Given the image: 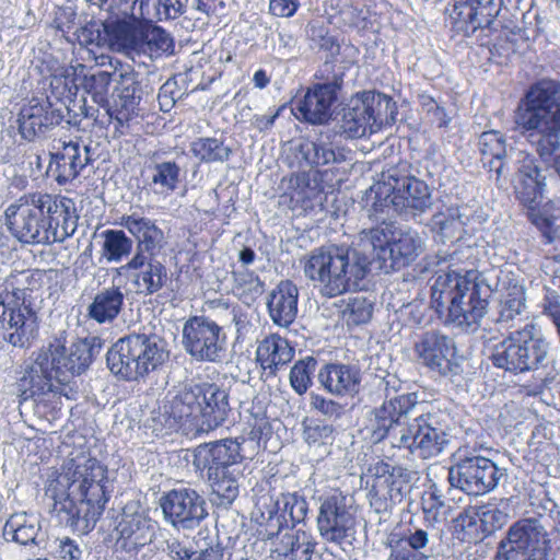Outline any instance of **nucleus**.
<instances>
[{"label": "nucleus", "mask_w": 560, "mask_h": 560, "mask_svg": "<svg viewBox=\"0 0 560 560\" xmlns=\"http://www.w3.org/2000/svg\"><path fill=\"white\" fill-rule=\"evenodd\" d=\"M102 347L103 340L93 336L77 340L70 348L56 340L39 350L18 381L20 404L28 399L42 401L48 394L58 393L59 387L54 381L67 384L74 375L83 373Z\"/></svg>", "instance_id": "f257e3e1"}, {"label": "nucleus", "mask_w": 560, "mask_h": 560, "mask_svg": "<svg viewBox=\"0 0 560 560\" xmlns=\"http://www.w3.org/2000/svg\"><path fill=\"white\" fill-rule=\"evenodd\" d=\"M431 300L440 315L446 312V324L474 332L488 313L489 279L477 270L441 272L431 288Z\"/></svg>", "instance_id": "f03ea898"}, {"label": "nucleus", "mask_w": 560, "mask_h": 560, "mask_svg": "<svg viewBox=\"0 0 560 560\" xmlns=\"http://www.w3.org/2000/svg\"><path fill=\"white\" fill-rule=\"evenodd\" d=\"M303 272L325 298L362 289L370 272L371 257L362 248L327 246L312 250L302 260Z\"/></svg>", "instance_id": "7ed1b4c3"}, {"label": "nucleus", "mask_w": 560, "mask_h": 560, "mask_svg": "<svg viewBox=\"0 0 560 560\" xmlns=\"http://www.w3.org/2000/svg\"><path fill=\"white\" fill-rule=\"evenodd\" d=\"M365 203H371L369 217L378 221L381 214L389 217L390 212L416 218L432 207L433 198L427 183L411 175L407 164H399L384 172L382 180L366 191Z\"/></svg>", "instance_id": "20e7f679"}, {"label": "nucleus", "mask_w": 560, "mask_h": 560, "mask_svg": "<svg viewBox=\"0 0 560 560\" xmlns=\"http://www.w3.org/2000/svg\"><path fill=\"white\" fill-rule=\"evenodd\" d=\"M166 341L152 331L129 334L107 351L110 372L124 381L139 382L158 371L168 360Z\"/></svg>", "instance_id": "39448f33"}, {"label": "nucleus", "mask_w": 560, "mask_h": 560, "mask_svg": "<svg viewBox=\"0 0 560 560\" xmlns=\"http://www.w3.org/2000/svg\"><path fill=\"white\" fill-rule=\"evenodd\" d=\"M244 456L238 439H224L198 445L194 466L207 470V478L219 505H230L240 492L241 464Z\"/></svg>", "instance_id": "423d86ee"}, {"label": "nucleus", "mask_w": 560, "mask_h": 560, "mask_svg": "<svg viewBox=\"0 0 560 560\" xmlns=\"http://www.w3.org/2000/svg\"><path fill=\"white\" fill-rule=\"evenodd\" d=\"M380 225L363 230L358 246L386 273L412 264L423 252L422 237L413 230H401L381 215Z\"/></svg>", "instance_id": "0eeeda50"}, {"label": "nucleus", "mask_w": 560, "mask_h": 560, "mask_svg": "<svg viewBox=\"0 0 560 560\" xmlns=\"http://www.w3.org/2000/svg\"><path fill=\"white\" fill-rule=\"evenodd\" d=\"M32 276L28 271L9 275L0 283V324L3 338L14 347L24 348L36 337V312L25 304V292Z\"/></svg>", "instance_id": "6e6552de"}, {"label": "nucleus", "mask_w": 560, "mask_h": 560, "mask_svg": "<svg viewBox=\"0 0 560 560\" xmlns=\"http://www.w3.org/2000/svg\"><path fill=\"white\" fill-rule=\"evenodd\" d=\"M397 105L386 94L364 91L355 94L343 108L339 130L347 138L355 139L375 133L396 121Z\"/></svg>", "instance_id": "1a4fd4ad"}, {"label": "nucleus", "mask_w": 560, "mask_h": 560, "mask_svg": "<svg viewBox=\"0 0 560 560\" xmlns=\"http://www.w3.org/2000/svg\"><path fill=\"white\" fill-rule=\"evenodd\" d=\"M51 205H55V196L33 192L9 206L5 217L12 235L25 244H49L47 217Z\"/></svg>", "instance_id": "9d476101"}, {"label": "nucleus", "mask_w": 560, "mask_h": 560, "mask_svg": "<svg viewBox=\"0 0 560 560\" xmlns=\"http://www.w3.org/2000/svg\"><path fill=\"white\" fill-rule=\"evenodd\" d=\"M385 384L386 398L380 407L369 412L364 430L373 443L389 439L392 446L399 447L398 438L404 433L406 421L417 411L418 397L416 393L390 396V380H386Z\"/></svg>", "instance_id": "9b49d317"}, {"label": "nucleus", "mask_w": 560, "mask_h": 560, "mask_svg": "<svg viewBox=\"0 0 560 560\" xmlns=\"http://www.w3.org/2000/svg\"><path fill=\"white\" fill-rule=\"evenodd\" d=\"M448 416L441 411L419 412L406 421L404 433L399 435V448H407L411 454L428 459L440 455L448 444Z\"/></svg>", "instance_id": "f8f14e48"}, {"label": "nucleus", "mask_w": 560, "mask_h": 560, "mask_svg": "<svg viewBox=\"0 0 560 560\" xmlns=\"http://www.w3.org/2000/svg\"><path fill=\"white\" fill-rule=\"evenodd\" d=\"M515 119L526 130H560V82L541 80L532 85Z\"/></svg>", "instance_id": "ddd939ff"}, {"label": "nucleus", "mask_w": 560, "mask_h": 560, "mask_svg": "<svg viewBox=\"0 0 560 560\" xmlns=\"http://www.w3.org/2000/svg\"><path fill=\"white\" fill-rule=\"evenodd\" d=\"M48 488L91 495L94 500L109 499L107 468L90 454L80 453L67 464V471L51 480Z\"/></svg>", "instance_id": "4468645a"}, {"label": "nucleus", "mask_w": 560, "mask_h": 560, "mask_svg": "<svg viewBox=\"0 0 560 560\" xmlns=\"http://www.w3.org/2000/svg\"><path fill=\"white\" fill-rule=\"evenodd\" d=\"M46 495L54 501L51 514L59 524L79 534L90 533L104 512L108 499L94 500L91 495H75L70 491L47 488Z\"/></svg>", "instance_id": "2eb2a0df"}, {"label": "nucleus", "mask_w": 560, "mask_h": 560, "mask_svg": "<svg viewBox=\"0 0 560 560\" xmlns=\"http://www.w3.org/2000/svg\"><path fill=\"white\" fill-rule=\"evenodd\" d=\"M317 528L320 537L338 546L351 545L355 533L352 498L335 491L319 499Z\"/></svg>", "instance_id": "dca6fc26"}, {"label": "nucleus", "mask_w": 560, "mask_h": 560, "mask_svg": "<svg viewBox=\"0 0 560 560\" xmlns=\"http://www.w3.org/2000/svg\"><path fill=\"white\" fill-rule=\"evenodd\" d=\"M183 347L198 362H220L226 351L222 326L207 316H191L183 327Z\"/></svg>", "instance_id": "f3484780"}, {"label": "nucleus", "mask_w": 560, "mask_h": 560, "mask_svg": "<svg viewBox=\"0 0 560 560\" xmlns=\"http://www.w3.org/2000/svg\"><path fill=\"white\" fill-rule=\"evenodd\" d=\"M546 533L535 520H522L510 527L498 548L495 560H547Z\"/></svg>", "instance_id": "a211bd4d"}, {"label": "nucleus", "mask_w": 560, "mask_h": 560, "mask_svg": "<svg viewBox=\"0 0 560 560\" xmlns=\"http://www.w3.org/2000/svg\"><path fill=\"white\" fill-rule=\"evenodd\" d=\"M164 518L173 527L196 528L208 516L206 501L191 488H177L165 492L160 498Z\"/></svg>", "instance_id": "6ab92c4d"}, {"label": "nucleus", "mask_w": 560, "mask_h": 560, "mask_svg": "<svg viewBox=\"0 0 560 560\" xmlns=\"http://www.w3.org/2000/svg\"><path fill=\"white\" fill-rule=\"evenodd\" d=\"M448 20L456 32L474 36L482 47L490 45V0H455Z\"/></svg>", "instance_id": "aec40b11"}, {"label": "nucleus", "mask_w": 560, "mask_h": 560, "mask_svg": "<svg viewBox=\"0 0 560 560\" xmlns=\"http://www.w3.org/2000/svg\"><path fill=\"white\" fill-rule=\"evenodd\" d=\"M416 352L425 366L441 375L459 371L454 340L439 331L424 332L416 343Z\"/></svg>", "instance_id": "412c9836"}, {"label": "nucleus", "mask_w": 560, "mask_h": 560, "mask_svg": "<svg viewBox=\"0 0 560 560\" xmlns=\"http://www.w3.org/2000/svg\"><path fill=\"white\" fill-rule=\"evenodd\" d=\"M283 523L279 517H273L272 513L267 522V538H277L275 545V552L278 555L279 560H311L316 541L313 535L301 528H289L282 532Z\"/></svg>", "instance_id": "4be33fe9"}, {"label": "nucleus", "mask_w": 560, "mask_h": 560, "mask_svg": "<svg viewBox=\"0 0 560 560\" xmlns=\"http://www.w3.org/2000/svg\"><path fill=\"white\" fill-rule=\"evenodd\" d=\"M341 79L335 78L331 82L315 84L299 100L292 112L298 118L313 125H322L331 116V106L337 100V90L340 89Z\"/></svg>", "instance_id": "5701e85b"}, {"label": "nucleus", "mask_w": 560, "mask_h": 560, "mask_svg": "<svg viewBox=\"0 0 560 560\" xmlns=\"http://www.w3.org/2000/svg\"><path fill=\"white\" fill-rule=\"evenodd\" d=\"M133 271L131 284L139 295L149 296L159 292L167 281L166 267L156 257L133 255L117 269L119 275Z\"/></svg>", "instance_id": "b1692460"}, {"label": "nucleus", "mask_w": 560, "mask_h": 560, "mask_svg": "<svg viewBox=\"0 0 560 560\" xmlns=\"http://www.w3.org/2000/svg\"><path fill=\"white\" fill-rule=\"evenodd\" d=\"M489 466L490 459L487 456L467 457L450 468L448 481L452 487L458 488L469 495H483L490 490L487 482L490 477Z\"/></svg>", "instance_id": "393cba45"}, {"label": "nucleus", "mask_w": 560, "mask_h": 560, "mask_svg": "<svg viewBox=\"0 0 560 560\" xmlns=\"http://www.w3.org/2000/svg\"><path fill=\"white\" fill-rule=\"evenodd\" d=\"M50 153V166L56 165V179L59 184L75 179L92 162L91 149L79 141H58Z\"/></svg>", "instance_id": "a878e982"}, {"label": "nucleus", "mask_w": 560, "mask_h": 560, "mask_svg": "<svg viewBox=\"0 0 560 560\" xmlns=\"http://www.w3.org/2000/svg\"><path fill=\"white\" fill-rule=\"evenodd\" d=\"M495 278L497 284L493 291L499 302L497 324L503 325L514 320L525 307L524 288L520 284L510 265L500 268Z\"/></svg>", "instance_id": "bb28decb"}, {"label": "nucleus", "mask_w": 560, "mask_h": 560, "mask_svg": "<svg viewBox=\"0 0 560 560\" xmlns=\"http://www.w3.org/2000/svg\"><path fill=\"white\" fill-rule=\"evenodd\" d=\"M62 119L61 112L54 108L48 101L33 98L19 114V130L24 139L31 141L44 136Z\"/></svg>", "instance_id": "cd10ccee"}, {"label": "nucleus", "mask_w": 560, "mask_h": 560, "mask_svg": "<svg viewBox=\"0 0 560 560\" xmlns=\"http://www.w3.org/2000/svg\"><path fill=\"white\" fill-rule=\"evenodd\" d=\"M320 386L336 397H353L359 394L362 374L357 365L332 362L323 365L317 374Z\"/></svg>", "instance_id": "c85d7f7f"}, {"label": "nucleus", "mask_w": 560, "mask_h": 560, "mask_svg": "<svg viewBox=\"0 0 560 560\" xmlns=\"http://www.w3.org/2000/svg\"><path fill=\"white\" fill-rule=\"evenodd\" d=\"M201 384L185 385L160 409L163 427L174 429L180 421L198 419L200 412Z\"/></svg>", "instance_id": "c756f323"}, {"label": "nucleus", "mask_w": 560, "mask_h": 560, "mask_svg": "<svg viewBox=\"0 0 560 560\" xmlns=\"http://www.w3.org/2000/svg\"><path fill=\"white\" fill-rule=\"evenodd\" d=\"M517 168L513 186L517 198L526 206L539 203L545 187V176L537 164V160L525 152H517Z\"/></svg>", "instance_id": "7c9ffc66"}, {"label": "nucleus", "mask_w": 560, "mask_h": 560, "mask_svg": "<svg viewBox=\"0 0 560 560\" xmlns=\"http://www.w3.org/2000/svg\"><path fill=\"white\" fill-rule=\"evenodd\" d=\"M121 225L135 237L136 253L133 255L156 257L164 246V233L149 218L131 213L121 218Z\"/></svg>", "instance_id": "2f4dec72"}, {"label": "nucleus", "mask_w": 560, "mask_h": 560, "mask_svg": "<svg viewBox=\"0 0 560 560\" xmlns=\"http://www.w3.org/2000/svg\"><path fill=\"white\" fill-rule=\"evenodd\" d=\"M196 550L187 548L177 538L166 540V551L172 560H223L224 547L217 534L201 529L195 537Z\"/></svg>", "instance_id": "473e14b6"}, {"label": "nucleus", "mask_w": 560, "mask_h": 560, "mask_svg": "<svg viewBox=\"0 0 560 560\" xmlns=\"http://www.w3.org/2000/svg\"><path fill=\"white\" fill-rule=\"evenodd\" d=\"M294 349L289 341L278 334L264 338L257 347L256 360L261 368V378L276 377L278 372L292 361Z\"/></svg>", "instance_id": "72a5a7b5"}, {"label": "nucleus", "mask_w": 560, "mask_h": 560, "mask_svg": "<svg viewBox=\"0 0 560 560\" xmlns=\"http://www.w3.org/2000/svg\"><path fill=\"white\" fill-rule=\"evenodd\" d=\"M299 289L290 280L280 281L268 294L267 310L272 323L279 327H289L296 318Z\"/></svg>", "instance_id": "f704fd0d"}, {"label": "nucleus", "mask_w": 560, "mask_h": 560, "mask_svg": "<svg viewBox=\"0 0 560 560\" xmlns=\"http://www.w3.org/2000/svg\"><path fill=\"white\" fill-rule=\"evenodd\" d=\"M200 430L210 431L221 425L230 412L229 394L214 383L201 384Z\"/></svg>", "instance_id": "c9c22d12"}, {"label": "nucleus", "mask_w": 560, "mask_h": 560, "mask_svg": "<svg viewBox=\"0 0 560 560\" xmlns=\"http://www.w3.org/2000/svg\"><path fill=\"white\" fill-rule=\"evenodd\" d=\"M2 535L7 541L20 545L37 546L45 540L39 517L25 512L12 514L3 526Z\"/></svg>", "instance_id": "e433bc0d"}, {"label": "nucleus", "mask_w": 560, "mask_h": 560, "mask_svg": "<svg viewBox=\"0 0 560 560\" xmlns=\"http://www.w3.org/2000/svg\"><path fill=\"white\" fill-rule=\"evenodd\" d=\"M125 293L120 287L103 288L88 306V317L98 324L113 323L124 308Z\"/></svg>", "instance_id": "4c0bfd02"}, {"label": "nucleus", "mask_w": 560, "mask_h": 560, "mask_svg": "<svg viewBox=\"0 0 560 560\" xmlns=\"http://www.w3.org/2000/svg\"><path fill=\"white\" fill-rule=\"evenodd\" d=\"M70 200L55 196V205L48 211L49 244L61 243L71 236L78 226V215L70 206Z\"/></svg>", "instance_id": "58836bf2"}, {"label": "nucleus", "mask_w": 560, "mask_h": 560, "mask_svg": "<svg viewBox=\"0 0 560 560\" xmlns=\"http://www.w3.org/2000/svg\"><path fill=\"white\" fill-rule=\"evenodd\" d=\"M115 530L118 540L125 541L122 545L125 548L127 544L130 545V548H137L151 541L152 526L150 521L140 512L129 513L125 509Z\"/></svg>", "instance_id": "ea45409f"}, {"label": "nucleus", "mask_w": 560, "mask_h": 560, "mask_svg": "<svg viewBox=\"0 0 560 560\" xmlns=\"http://www.w3.org/2000/svg\"><path fill=\"white\" fill-rule=\"evenodd\" d=\"M522 329L511 332L508 338L495 345L492 349V363L505 371L525 372L526 366L523 360L527 352L523 350Z\"/></svg>", "instance_id": "a19ab883"}, {"label": "nucleus", "mask_w": 560, "mask_h": 560, "mask_svg": "<svg viewBox=\"0 0 560 560\" xmlns=\"http://www.w3.org/2000/svg\"><path fill=\"white\" fill-rule=\"evenodd\" d=\"M143 47L142 30H139L125 21L108 23L107 48L127 55L141 54Z\"/></svg>", "instance_id": "79ce46f5"}, {"label": "nucleus", "mask_w": 560, "mask_h": 560, "mask_svg": "<svg viewBox=\"0 0 560 560\" xmlns=\"http://www.w3.org/2000/svg\"><path fill=\"white\" fill-rule=\"evenodd\" d=\"M328 137L318 138L316 141L304 140L296 147L298 158H301L307 166H323L343 160L341 153H337Z\"/></svg>", "instance_id": "37998d69"}, {"label": "nucleus", "mask_w": 560, "mask_h": 560, "mask_svg": "<svg viewBox=\"0 0 560 560\" xmlns=\"http://www.w3.org/2000/svg\"><path fill=\"white\" fill-rule=\"evenodd\" d=\"M490 510L487 503L476 502L470 505L464 513L457 517L458 525L465 530L470 538L482 540L489 535L488 515Z\"/></svg>", "instance_id": "c03bdc74"}, {"label": "nucleus", "mask_w": 560, "mask_h": 560, "mask_svg": "<svg viewBox=\"0 0 560 560\" xmlns=\"http://www.w3.org/2000/svg\"><path fill=\"white\" fill-rule=\"evenodd\" d=\"M533 325H526L522 329L523 350L527 352L523 358L526 361V371L544 369L548 364V343L535 337Z\"/></svg>", "instance_id": "a18cd8bd"}, {"label": "nucleus", "mask_w": 560, "mask_h": 560, "mask_svg": "<svg viewBox=\"0 0 560 560\" xmlns=\"http://www.w3.org/2000/svg\"><path fill=\"white\" fill-rule=\"evenodd\" d=\"M104 238L102 257L108 262H120L128 257L133 247V241L122 230H106L102 233Z\"/></svg>", "instance_id": "49530a36"}, {"label": "nucleus", "mask_w": 560, "mask_h": 560, "mask_svg": "<svg viewBox=\"0 0 560 560\" xmlns=\"http://www.w3.org/2000/svg\"><path fill=\"white\" fill-rule=\"evenodd\" d=\"M151 184L160 192L174 191L180 182V166L174 161H153L149 166Z\"/></svg>", "instance_id": "de8ad7c7"}, {"label": "nucleus", "mask_w": 560, "mask_h": 560, "mask_svg": "<svg viewBox=\"0 0 560 560\" xmlns=\"http://www.w3.org/2000/svg\"><path fill=\"white\" fill-rule=\"evenodd\" d=\"M233 293L244 303L250 304L264 293V282L248 269H235L232 271Z\"/></svg>", "instance_id": "09e8293b"}, {"label": "nucleus", "mask_w": 560, "mask_h": 560, "mask_svg": "<svg viewBox=\"0 0 560 560\" xmlns=\"http://www.w3.org/2000/svg\"><path fill=\"white\" fill-rule=\"evenodd\" d=\"M195 158L203 163H223L230 159L232 150L218 138H198L190 144Z\"/></svg>", "instance_id": "8fccbe9b"}, {"label": "nucleus", "mask_w": 560, "mask_h": 560, "mask_svg": "<svg viewBox=\"0 0 560 560\" xmlns=\"http://www.w3.org/2000/svg\"><path fill=\"white\" fill-rule=\"evenodd\" d=\"M277 512H281V517L284 520L285 525L288 526V520L292 523V527L301 522H303L306 517L308 511V504L304 497L293 493H282L276 501ZM273 517H279V515H272Z\"/></svg>", "instance_id": "3c124183"}, {"label": "nucleus", "mask_w": 560, "mask_h": 560, "mask_svg": "<svg viewBox=\"0 0 560 560\" xmlns=\"http://www.w3.org/2000/svg\"><path fill=\"white\" fill-rule=\"evenodd\" d=\"M463 225L458 209L450 208L445 212H438L432 217V229L438 232L443 243L459 240Z\"/></svg>", "instance_id": "603ef678"}, {"label": "nucleus", "mask_w": 560, "mask_h": 560, "mask_svg": "<svg viewBox=\"0 0 560 560\" xmlns=\"http://www.w3.org/2000/svg\"><path fill=\"white\" fill-rule=\"evenodd\" d=\"M81 47L90 52L91 49H103L108 45V23L92 21L74 33Z\"/></svg>", "instance_id": "864d4df0"}, {"label": "nucleus", "mask_w": 560, "mask_h": 560, "mask_svg": "<svg viewBox=\"0 0 560 560\" xmlns=\"http://www.w3.org/2000/svg\"><path fill=\"white\" fill-rule=\"evenodd\" d=\"M377 474H388L386 481L389 483V499L392 502H400L408 483L413 478V471L402 466L390 467L387 464H382L377 468Z\"/></svg>", "instance_id": "5fc2aeb1"}, {"label": "nucleus", "mask_w": 560, "mask_h": 560, "mask_svg": "<svg viewBox=\"0 0 560 560\" xmlns=\"http://www.w3.org/2000/svg\"><path fill=\"white\" fill-rule=\"evenodd\" d=\"M317 360L305 357L294 363L290 371V385L298 395H304L313 384Z\"/></svg>", "instance_id": "6e6d98bb"}, {"label": "nucleus", "mask_w": 560, "mask_h": 560, "mask_svg": "<svg viewBox=\"0 0 560 560\" xmlns=\"http://www.w3.org/2000/svg\"><path fill=\"white\" fill-rule=\"evenodd\" d=\"M112 82V73L108 71H98L83 79V90L89 94L92 101L101 108L107 106L108 91Z\"/></svg>", "instance_id": "4d7b16f0"}, {"label": "nucleus", "mask_w": 560, "mask_h": 560, "mask_svg": "<svg viewBox=\"0 0 560 560\" xmlns=\"http://www.w3.org/2000/svg\"><path fill=\"white\" fill-rule=\"evenodd\" d=\"M373 314V303L365 296H350L342 310V316L348 325H362L370 322Z\"/></svg>", "instance_id": "13d9d810"}, {"label": "nucleus", "mask_w": 560, "mask_h": 560, "mask_svg": "<svg viewBox=\"0 0 560 560\" xmlns=\"http://www.w3.org/2000/svg\"><path fill=\"white\" fill-rule=\"evenodd\" d=\"M143 47L141 52L161 54L173 48V40L170 35L161 27L154 26L142 31Z\"/></svg>", "instance_id": "bf43d9fd"}, {"label": "nucleus", "mask_w": 560, "mask_h": 560, "mask_svg": "<svg viewBox=\"0 0 560 560\" xmlns=\"http://www.w3.org/2000/svg\"><path fill=\"white\" fill-rule=\"evenodd\" d=\"M189 7V0H155L151 14L159 22L173 21L184 15Z\"/></svg>", "instance_id": "052dcab7"}, {"label": "nucleus", "mask_w": 560, "mask_h": 560, "mask_svg": "<svg viewBox=\"0 0 560 560\" xmlns=\"http://www.w3.org/2000/svg\"><path fill=\"white\" fill-rule=\"evenodd\" d=\"M310 405L312 409L328 419L337 420L345 412V407L341 404L315 393H311Z\"/></svg>", "instance_id": "680f3d73"}, {"label": "nucleus", "mask_w": 560, "mask_h": 560, "mask_svg": "<svg viewBox=\"0 0 560 560\" xmlns=\"http://www.w3.org/2000/svg\"><path fill=\"white\" fill-rule=\"evenodd\" d=\"M537 131V153L542 159L551 156L560 145L559 131L560 130H536Z\"/></svg>", "instance_id": "e2e57ef3"}, {"label": "nucleus", "mask_w": 560, "mask_h": 560, "mask_svg": "<svg viewBox=\"0 0 560 560\" xmlns=\"http://www.w3.org/2000/svg\"><path fill=\"white\" fill-rule=\"evenodd\" d=\"M384 545L389 550L387 560H427L421 552L409 550L407 544L399 540H385Z\"/></svg>", "instance_id": "0e129e2a"}, {"label": "nucleus", "mask_w": 560, "mask_h": 560, "mask_svg": "<svg viewBox=\"0 0 560 560\" xmlns=\"http://www.w3.org/2000/svg\"><path fill=\"white\" fill-rule=\"evenodd\" d=\"M334 427L326 423L306 425L303 431V439L308 445L325 443L332 439Z\"/></svg>", "instance_id": "69168bd1"}, {"label": "nucleus", "mask_w": 560, "mask_h": 560, "mask_svg": "<svg viewBox=\"0 0 560 560\" xmlns=\"http://www.w3.org/2000/svg\"><path fill=\"white\" fill-rule=\"evenodd\" d=\"M445 503L443 495L436 488L428 492V497L423 499L422 510L428 521L435 522L440 514V510L444 508Z\"/></svg>", "instance_id": "338daca9"}, {"label": "nucleus", "mask_w": 560, "mask_h": 560, "mask_svg": "<svg viewBox=\"0 0 560 560\" xmlns=\"http://www.w3.org/2000/svg\"><path fill=\"white\" fill-rule=\"evenodd\" d=\"M515 160L516 158L512 160H494L492 171L495 172V182L499 189L508 190L511 184H513L511 179V164H517Z\"/></svg>", "instance_id": "774afa93"}]
</instances>
